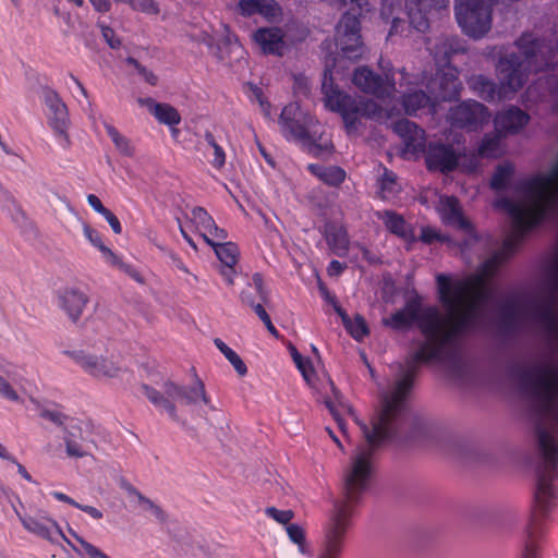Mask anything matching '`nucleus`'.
I'll use <instances>...</instances> for the list:
<instances>
[{"label":"nucleus","instance_id":"obj_1","mask_svg":"<svg viewBox=\"0 0 558 558\" xmlns=\"http://www.w3.org/2000/svg\"><path fill=\"white\" fill-rule=\"evenodd\" d=\"M418 371V352L401 365L390 390L380 396L381 409L372 427L361 424L367 446L357 448L343 474L345 499L336 500L324 525V541L317 558H340L344 536L351 525V502L356 501L374 474L373 450L398 433L409 421V397Z\"/></svg>","mask_w":558,"mask_h":558},{"label":"nucleus","instance_id":"obj_2","mask_svg":"<svg viewBox=\"0 0 558 558\" xmlns=\"http://www.w3.org/2000/svg\"><path fill=\"white\" fill-rule=\"evenodd\" d=\"M384 75L377 74L367 66L355 69L352 83L361 92L372 95L386 102H392L391 108H381L375 100L351 96L338 88L335 84L336 64H326L322 82L325 107L341 116L348 132L357 130L362 118L386 122L402 111L407 114H415L418 110V83L413 74L404 69L399 70L397 82L392 69L379 63Z\"/></svg>","mask_w":558,"mask_h":558},{"label":"nucleus","instance_id":"obj_3","mask_svg":"<svg viewBox=\"0 0 558 558\" xmlns=\"http://www.w3.org/2000/svg\"><path fill=\"white\" fill-rule=\"evenodd\" d=\"M517 46L523 59L511 54L499 60L497 73L500 86L498 90L495 83L483 75L471 78V86L484 100H494L496 96L499 99L507 98L523 86L531 72L543 68V45L531 34L522 35L517 40Z\"/></svg>","mask_w":558,"mask_h":558},{"label":"nucleus","instance_id":"obj_4","mask_svg":"<svg viewBox=\"0 0 558 558\" xmlns=\"http://www.w3.org/2000/svg\"><path fill=\"white\" fill-rule=\"evenodd\" d=\"M501 316L507 326L533 320L549 341L558 343V248L547 266L537 299L532 303L510 299L502 305Z\"/></svg>","mask_w":558,"mask_h":558},{"label":"nucleus","instance_id":"obj_5","mask_svg":"<svg viewBox=\"0 0 558 558\" xmlns=\"http://www.w3.org/2000/svg\"><path fill=\"white\" fill-rule=\"evenodd\" d=\"M537 436L543 464L536 472L535 507L526 526V534L530 537H537L541 534L542 521L554 506L555 492L551 482L556 477V461L558 457L556 438L543 427L538 428Z\"/></svg>","mask_w":558,"mask_h":558},{"label":"nucleus","instance_id":"obj_6","mask_svg":"<svg viewBox=\"0 0 558 558\" xmlns=\"http://www.w3.org/2000/svg\"><path fill=\"white\" fill-rule=\"evenodd\" d=\"M521 383L543 418L558 428V357L534 363L522 373Z\"/></svg>","mask_w":558,"mask_h":558},{"label":"nucleus","instance_id":"obj_7","mask_svg":"<svg viewBox=\"0 0 558 558\" xmlns=\"http://www.w3.org/2000/svg\"><path fill=\"white\" fill-rule=\"evenodd\" d=\"M282 135L300 144L314 156H322L331 150V142L324 134L323 126L314 117L302 110L298 102L287 105L279 117Z\"/></svg>","mask_w":558,"mask_h":558},{"label":"nucleus","instance_id":"obj_8","mask_svg":"<svg viewBox=\"0 0 558 558\" xmlns=\"http://www.w3.org/2000/svg\"><path fill=\"white\" fill-rule=\"evenodd\" d=\"M145 397L158 409L163 410L170 418L177 421L178 412L174 401H181L186 405L199 407L206 405L210 410H215L210 398L208 397L204 383L196 377L191 386H179L173 383L163 385V392L149 387L142 386Z\"/></svg>","mask_w":558,"mask_h":558},{"label":"nucleus","instance_id":"obj_9","mask_svg":"<svg viewBox=\"0 0 558 558\" xmlns=\"http://www.w3.org/2000/svg\"><path fill=\"white\" fill-rule=\"evenodd\" d=\"M495 0H456V16L463 32L474 38L490 29Z\"/></svg>","mask_w":558,"mask_h":558},{"label":"nucleus","instance_id":"obj_10","mask_svg":"<svg viewBox=\"0 0 558 558\" xmlns=\"http://www.w3.org/2000/svg\"><path fill=\"white\" fill-rule=\"evenodd\" d=\"M362 12L363 11L359 10L350 11L349 8L336 27V45L343 57L351 61L359 60L365 52V47L360 34L359 15H361Z\"/></svg>","mask_w":558,"mask_h":558},{"label":"nucleus","instance_id":"obj_11","mask_svg":"<svg viewBox=\"0 0 558 558\" xmlns=\"http://www.w3.org/2000/svg\"><path fill=\"white\" fill-rule=\"evenodd\" d=\"M41 97L45 106L47 107L49 125L53 130L60 146L68 148L70 145L68 135L70 120L65 104L59 97L57 92L51 88H45Z\"/></svg>","mask_w":558,"mask_h":558},{"label":"nucleus","instance_id":"obj_12","mask_svg":"<svg viewBox=\"0 0 558 558\" xmlns=\"http://www.w3.org/2000/svg\"><path fill=\"white\" fill-rule=\"evenodd\" d=\"M68 354L85 373L98 378H114L118 377L122 371V366L116 360L86 353L84 351H65Z\"/></svg>","mask_w":558,"mask_h":558},{"label":"nucleus","instance_id":"obj_13","mask_svg":"<svg viewBox=\"0 0 558 558\" xmlns=\"http://www.w3.org/2000/svg\"><path fill=\"white\" fill-rule=\"evenodd\" d=\"M487 108L477 101H464L452 107L448 112L451 125L459 129L475 131L488 122Z\"/></svg>","mask_w":558,"mask_h":558},{"label":"nucleus","instance_id":"obj_14","mask_svg":"<svg viewBox=\"0 0 558 558\" xmlns=\"http://www.w3.org/2000/svg\"><path fill=\"white\" fill-rule=\"evenodd\" d=\"M23 527L32 534H35L50 543H58V536H63V532L57 521L48 515L46 511H38L36 514H22L14 509Z\"/></svg>","mask_w":558,"mask_h":558},{"label":"nucleus","instance_id":"obj_15","mask_svg":"<svg viewBox=\"0 0 558 558\" xmlns=\"http://www.w3.org/2000/svg\"><path fill=\"white\" fill-rule=\"evenodd\" d=\"M82 228L84 236L101 253V257L105 263L120 269L134 280L142 282L140 272L133 266L124 263L110 247H108L104 243L101 234L96 229L92 228L87 222H82Z\"/></svg>","mask_w":558,"mask_h":558},{"label":"nucleus","instance_id":"obj_16","mask_svg":"<svg viewBox=\"0 0 558 558\" xmlns=\"http://www.w3.org/2000/svg\"><path fill=\"white\" fill-rule=\"evenodd\" d=\"M87 303V295L76 287H66L58 292V306L73 322L78 320Z\"/></svg>","mask_w":558,"mask_h":558},{"label":"nucleus","instance_id":"obj_17","mask_svg":"<svg viewBox=\"0 0 558 558\" xmlns=\"http://www.w3.org/2000/svg\"><path fill=\"white\" fill-rule=\"evenodd\" d=\"M190 222L207 244H213L214 239H227V232L223 229L218 228L214 219L202 207H195L192 209Z\"/></svg>","mask_w":558,"mask_h":558},{"label":"nucleus","instance_id":"obj_18","mask_svg":"<svg viewBox=\"0 0 558 558\" xmlns=\"http://www.w3.org/2000/svg\"><path fill=\"white\" fill-rule=\"evenodd\" d=\"M393 131L402 138L401 156L403 159H418L417 126L408 119H401L393 125Z\"/></svg>","mask_w":558,"mask_h":558},{"label":"nucleus","instance_id":"obj_19","mask_svg":"<svg viewBox=\"0 0 558 558\" xmlns=\"http://www.w3.org/2000/svg\"><path fill=\"white\" fill-rule=\"evenodd\" d=\"M458 165V156L451 147L430 146L426 154V166L430 171L448 172Z\"/></svg>","mask_w":558,"mask_h":558},{"label":"nucleus","instance_id":"obj_20","mask_svg":"<svg viewBox=\"0 0 558 558\" xmlns=\"http://www.w3.org/2000/svg\"><path fill=\"white\" fill-rule=\"evenodd\" d=\"M529 121V116L522 110L511 107L499 112L494 120L495 131L498 134L507 135L518 133Z\"/></svg>","mask_w":558,"mask_h":558},{"label":"nucleus","instance_id":"obj_21","mask_svg":"<svg viewBox=\"0 0 558 558\" xmlns=\"http://www.w3.org/2000/svg\"><path fill=\"white\" fill-rule=\"evenodd\" d=\"M238 9L243 16L259 14L267 21H276L281 15V8L275 0H239Z\"/></svg>","mask_w":558,"mask_h":558},{"label":"nucleus","instance_id":"obj_22","mask_svg":"<svg viewBox=\"0 0 558 558\" xmlns=\"http://www.w3.org/2000/svg\"><path fill=\"white\" fill-rule=\"evenodd\" d=\"M254 40L264 53L281 56L286 48L283 33L278 27L259 28L254 33Z\"/></svg>","mask_w":558,"mask_h":558},{"label":"nucleus","instance_id":"obj_23","mask_svg":"<svg viewBox=\"0 0 558 558\" xmlns=\"http://www.w3.org/2000/svg\"><path fill=\"white\" fill-rule=\"evenodd\" d=\"M440 206L444 219L470 235H473L471 222L462 215L460 204L453 196H445L440 198Z\"/></svg>","mask_w":558,"mask_h":558},{"label":"nucleus","instance_id":"obj_24","mask_svg":"<svg viewBox=\"0 0 558 558\" xmlns=\"http://www.w3.org/2000/svg\"><path fill=\"white\" fill-rule=\"evenodd\" d=\"M418 320V302L410 301L402 310L390 317L384 318L383 324L396 330H404Z\"/></svg>","mask_w":558,"mask_h":558},{"label":"nucleus","instance_id":"obj_25","mask_svg":"<svg viewBox=\"0 0 558 558\" xmlns=\"http://www.w3.org/2000/svg\"><path fill=\"white\" fill-rule=\"evenodd\" d=\"M84 422L81 421L80 428L64 429L63 442L69 458L81 459L89 454V448L84 442L82 432Z\"/></svg>","mask_w":558,"mask_h":558},{"label":"nucleus","instance_id":"obj_26","mask_svg":"<svg viewBox=\"0 0 558 558\" xmlns=\"http://www.w3.org/2000/svg\"><path fill=\"white\" fill-rule=\"evenodd\" d=\"M325 238L333 254L344 256L349 250L350 241L347 229L337 223H328L325 227Z\"/></svg>","mask_w":558,"mask_h":558},{"label":"nucleus","instance_id":"obj_27","mask_svg":"<svg viewBox=\"0 0 558 558\" xmlns=\"http://www.w3.org/2000/svg\"><path fill=\"white\" fill-rule=\"evenodd\" d=\"M241 300L246 305L253 307L258 301L268 302V291L264 286V280L260 274L255 272L252 276L251 282H248L246 289L241 292Z\"/></svg>","mask_w":558,"mask_h":558},{"label":"nucleus","instance_id":"obj_28","mask_svg":"<svg viewBox=\"0 0 558 558\" xmlns=\"http://www.w3.org/2000/svg\"><path fill=\"white\" fill-rule=\"evenodd\" d=\"M377 217L383 220L384 225L391 233L400 236L405 242H409L413 238L412 230L402 216L390 210H385L377 213Z\"/></svg>","mask_w":558,"mask_h":558},{"label":"nucleus","instance_id":"obj_29","mask_svg":"<svg viewBox=\"0 0 558 558\" xmlns=\"http://www.w3.org/2000/svg\"><path fill=\"white\" fill-rule=\"evenodd\" d=\"M378 195L384 201H393L397 198L401 191V185L397 180V175L384 168L381 177L377 181Z\"/></svg>","mask_w":558,"mask_h":558},{"label":"nucleus","instance_id":"obj_30","mask_svg":"<svg viewBox=\"0 0 558 558\" xmlns=\"http://www.w3.org/2000/svg\"><path fill=\"white\" fill-rule=\"evenodd\" d=\"M308 170L320 181L329 185H339L345 179V172L336 166L308 165Z\"/></svg>","mask_w":558,"mask_h":558},{"label":"nucleus","instance_id":"obj_31","mask_svg":"<svg viewBox=\"0 0 558 558\" xmlns=\"http://www.w3.org/2000/svg\"><path fill=\"white\" fill-rule=\"evenodd\" d=\"M337 314L341 317L348 332L357 341L368 335V327L361 315L350 318L340 306H336Z\"/></svg>","mask_w":558,"mask_h":558},{"label":"nucleus","instance_id":"obj_32","mask_svg":"<svg viewBox=\"0 0 558 558\" xmlns=\"http://www.w3.org/2000/svg\"><path fill=\"white\" fill-rule=\"evenodd\" d=\"M221 240L214 239V243L209 244L216 253V256L223 266H235L239 259V248L232 242H220Z\"/></svg>","mask_w":558,"mask_h":558},{"label":"nucleus","instance_id":"obj_33","mask_svg":"<svg viewBox=\"0 0 558 558\" xmlns=\"http://www.w3.org/2000/svg\"><path fill=\"white\" fill-rule=\"evenodd\" d=\"M40 417L48 420L57 425L63 426L64 429L69 428H80L81 429V420L70 417L64 414L62 411L56 408H44L39 413Z\"/></svg>","mask_w":558,"mask_h":558},{"label":"nucleus","instance_id":"obj_34","mask_svg":"<svg viewBox=\"0 0 558 558\" xmlns=\"http://www.w3.org/2000/svg\"><path fill=\"white\" fill-rule=\"evenodd\" d=\"M105 130L120 154L132 157L135 153L131 141L122 135L113 125L105 123Z\"/></svg>","mask_w":558,"mask_h":558},{"label":"nucleus","instance_id":"obj_35","mask_svg":"<svg viewBox=\"0 0 558 558\" xmlns=\"http://www.w3.org/2000/svg\"><path fill=\"white\" fill-rule=\"evenodd\" d=\"M427 49L434 56L437 63L446 64L452 53V47L445 38H438L433 43L430 38L426 39Z\"/></svg>","mask_w":558,"mask_h":558},{"label":"nucleus","instance_id":"obj_36","mask_svg":"<svg viewBox=\"0 0 558 558\" xmlns=\"http://www.w3.org/2000/svg\"><path fill=\"white\" fill-rule=\"evenodd\" d=\"M159 123L166 124L170 128L178 125L181 122V116L178 110L169 104L160 102L156 107L153 114Z\"/></svg>","mask_w":558,"mask_h":558},{"label":"nucleus","instance_id":"obj_37","mask_svg":"<svg viewBox=\"0 0 558 558\" xmlns=\"http://www.w3.org/2000/svg\"><path fill=\"white\" fill-rule=\"evenodd\" d=\"M214 343L216 348L225 355V357L231 363V365L234 367L236 373L241 376L245 375L247 372V368L242 361V359L238 355L235 351H233L231 348H229L222 340L215 339Z\"/></svg>","mask_w":558,"mask_h":558},{"label":"nucleus","instance_id":"obj_38","mask_svg":"<svg viewBox=\"0 0 558 558\" xmlns=\"http://www.w3.org/2000/svg\"><path fill=\"white\" fill-rule=\"evenodd\" d=\"M204 140L207 146L211 149L210 165L215 169H221L226 163V153L223 148L216 142L215 136L210 132H206Z\"/></svg>","mask_w":558,"mask_h":558},{"label":"nucleus","instance_id":"obj_39","mask_svg":"<svg viewBox=\"0 0 558 558\" xmlns=\"http://www.w3.org/2000/svg\"><path fill=\"white\" fill-rule=\"evenodd\" d=\"M501 136L502 135L497 132L494 135L485 136L478 148V154L487 158H496L500 156L501 149L499 147V141Z\"/></svg>","mask_w":558,"mask_h":558},{"label":"nucleus","instance_id":"obj_40","mask_svg":"<svg viewBox=\"0 0 558 558\" xmlns=\"http://www.w3.org/2000/svg\"><path fill=\"white\" fill-rule=\"evenodd\" d=\"M290 353L293 359V362L295 363L298 369L301 372L303 378L311 383L312 378L314 376V369L311 364V361L306 357H303L299 351L295 349V347H290Z\"/></svg>","mask_w":558,"mask_h":558},{"label":"nucleus","instance_id":"obj_41","mask_svg":"<svg viewBox=\"0 0 558 558\" xmlns=\"http://www.w3.org/2000/svg\"><path fill=\"white\" fill-rule=\"evenodd\" d=\"M116 2L126 3L133 10L145 14H158L159 7L154 0H114Z\"/></svg>","mask_w":558,"mask_h":558},{"label":"nucleus","instance_id":"obj_42","mask_svg":"<svg viewBox=\"0 0 558 558\" xmlns=\"http://www.w3.org/2000/svg\"><path fill=\"white\" fill-rule=\"evenodd\" d=\"M513 168L510 163L500 165L497 167L496 172L492 179V186L495 189H502L508 183Z\"/></svg>","mask_w":558,"mask_h":558},{"label":"nucleus","instance_id":"obj_43","mask_svg":"<svg viewBox=\"0 0 558 558\" xmlns=\"http://www.w3.org/2000/svg\"><path fill=\"white\" fill-rule=\"evenodd\" d=\"M134 504H136L142 510L149 512L158 521L165 520V513L161 508L157 506L153 500L146 498L143 494L137 495V499Z\"/></svg>","mask_w":558,"mask_h":558},{"label":"nucleus","instance_id":"obj_44","mask_svg":"<svg viewBox=\"0 0 558 558\" xmlns=\"http://www.w3.org/2000/svg\"><path fill=\"white\" fill-rule=\"evenodd\" d=\"M126 62L131 65H133L136 71H137V74L146 82L148 83L149 85L151 86H155L157 85L158 83V77L157 75L150 71L149 69L145 68L144 65H142L141 63L137 62V60H135L134 58L130 57L126 59Z\"/></svg>","mask_w":558,"mask_h":558},{"label":"nucleus","instance_id":"obj_45","mask_svg":"<svg viewBox=\"0 0 558 558\" xmlns=\"http://www.w3.org/2000/svg\"><path fill=\"white\" fill-rule=\"evenodd\" d=\"M287 530V533H288V536L289 538L299 546V549L301 553H305V547H304V539H305V534H304V530L298 525V524H289L287 525L286 527Z\"/></svg>","mask_w":558,"mask_h":558},{"label":"nucleus","instance_id":"obj_46","mask_svg":"<svg viewBox=\"0 0 558 558\" xmlns=\"http://www.w3.org/2000/svg\"><path fill=\"white\" fill-rule=\"evenodd\" d=\"M265 513L280 524H288L294 515L291 510H279L275 507L266 508Z\"/></svg>","mask_w":558,"mask_h":558},{"label":"nucleus","instance_id":"obj_47","mask_svg":"<svg viewBox=\"0 0 558 558\" xmlns=\"http://www.w3.org/2000/svg\"><path fill=\"white\" fill-rule=\"evenodd\" d=\"M75 541L80 544V546L82 548L81 549L82 554L85 553L90 558H110L105 553H102L99 548H97L93 544L88 543L80 535H75Z\"/></svg>","mask_w":558,"mask_h":558},{"label":"nucleus","instance_id":"obj_48","mask_svg":"<svg viewBox=\"0 0 558 558\" xmlns=\"http://www.w3.org/2000/svg\"><path fill=\"white\" fill-rule=\"evenodd\" d=\"M0 396L9 401L21 402L22 399L10 383L0 375Z\"/></svg>","mask_w":558,"mask_h":558},{"label":"nucleus","instance_id":"obj_49","mask_svg":"<svg viewBox=\"0 0 558 558\" xmlns=\"http://www.w3.org/2000/svg\"><path fill=\"white\" fill-rule=\"evenodd\" d=\"M263 304L264 302L258 301V303H256L252 308L255 312V314L259 317V319L264 323L267 330L272 335H277V329L271 323V319L267 314L266 310L264 308Z\"/></svg>","mask_w":558,"mask_h":558},{"label":"nucleus","instance_id":"obj_50","mask_svg":"<svg viewBox=\"0 0 558 558\" xmlns=\"http://www.w3.org/2000/svg\"><path fill=\"white\" fill-rule=\"evenodd\" d=\"M449 0H421V10L427 13L438 12L448 7Z\"/></svg>","mask_w":558,"mask_h":558},{"label":"nucleus","instance_id":"obj_51","mask_svg":"<svg viewBox=\"0 0 558 558\" xmlns=\"http://www.w3.org/2000/svg\"><path fill=\"white\" fill-rule=\"evenodd\" d=\"M253 95L258 101L260 110L265 118L271 119V105L264 98L262 90L257 87H254Z\"/></svg>","mask_w":558,"mask_h":558},{"label":"nucleus","instance_id":"obj_52","mask_svg":"<svg viewBox=\"0 0 558 558\" xmlns=\"http://www.w3.org/2000/svg\"><path fill=\"white\" fill-rule=\"evenodd\" d=\"M100 28H101V35H102L104 39L107 41V44L111 48H118L121 43H120V39L114 36L113 29L110 28L109 26H106L102 24H100Z\"/></svg>","mask_w":558,"mask_h":558},{"label":"nucleus","instance_id":"obj_53","mask_svg":"<svg viewBox=\"0 0 558 558\" xmlns=\"http://www.w3.org/2000/svg\"><path fill=\"white\" fill-rule=\"evenodd\" d=\"M101 216L107 220L116 234H120L122 232V226L113 213L107 209Z\"/></svg>","mask_w":558,"mask_h":558},{"label":"nucleus","instance_id":"obj_54","mask_svg":"<svg viewBox=\"0 0 558 558\" xmlns=\"http://www.w3.org/2000/svg\"><path fill=\"white\" fill-rule=\"evenodd\" d=\"M87 203L99 215H102L108 209L95 194L87 195Z\"/></svg>","mask_w":558,"mask_h":558},{"label":"nucleus","instance_id":"obj_55","mask_svg":"<svg viewBox=\"0 0 558 558\" xmlns=\"http://www.w3.org/2000/svg\"><path fill=\"white\" fill-rule=\"evenodd\" d=\"M529 537L522 558H538L537 547L534 543L536 537Z\"/></svg>","mask_w":558,"mask_h":558},{"label":"nucleus","instance_id":"obj_56","mask_svg":"<svg viewBox=\"0 0 558 558\" xmlns=\"http://www.w3.org/2000/svg\"><path fill=\"white\" fill-rule=\"evenodd\" d=\"M417 0H410L408 3H407V9H408V16H409V24L416 28V7H417Z\"/></svg>","mask_w":558,"mask_h":558},{"label":"nucleus","instance_id":"obj_57","mask_svg":"<svg viewBox=\"0 0 558 558\" xmlns=\"http://www.w3.org/2000/svg\"><path fill=\"white\" fill-rule=\"evenodd\" d=\"M345 265L340 263L339 260H331L328 265L327 272L331 277L339 276L344 270Z\"/></svg>","mask_w":558,"mask_h":558},{"label":"nucleus","instance_id":"obj_58","mask_svg":"<svg viewBox=\"0 0 558 558\" xmlns=\"http://www.w3.org/2000/svg\"><path fill=\"white\" fill-rule=\"evenodd\" d=\"M433 240L445 241V239L440 238V235L435 230L430 228L423 229L421 232V241L432 242Z\"/></svg>","mask_w":558,"mask_h":558},{"label":"nucleus","instance_id":"obj_59","mask_svg":"<svg viewBox=\"0 0 558 558\" xmlns=\"http://www.w3.org/2000/svg\"><path fill=\"white\" fill-rule=\"evenodd\" d=\"M121 488L125 490V493L129 495V497L131 498V501L135 502L136 499H137V495H142V493H140L133 485H131L129 482L126 481H121Z\"/></svg>","mask_w":558,"mask_h":558},{"label":"nucleus","instance_id":"obj_60","mask_svg":"<svg viewBox=\"0 0 558 558\" xmlns=\"http://www.w3.org/2000/svg\"><path fill=\"white\" fill-rule=\"evenodd\" d=\"M77 509L86 512L87 514H89L93 519H96V520H99L104 517V513L102 511H100L99 509L93 507V506H87V505H82L80 504V507H76Z\"/></svg>","mask_w":558,"mask_h":558},{"label":"nucleus","instance_id":"obj_61","mask_svg":"<svg viewBox=\"0 0 558 558\" xmlns=\"http://www.w3.org/2000/svg\"><path fill=\"white\" fill-rule=\"evenodd\" d=\"M94 9L100 13H107L111 9L110 0H89Z\"/></svg>","mask_w":558,"mask_h":558},{"label":"nucleus","instance_id":"obj_62","mask_svg":"<svg viewBox=\"0 0 558 558\" xmlns=\"http://www.w3.org/2000/svg\"><path fill=\"white\" fill-rule=\"evenodd\" d=\"M137 104L141 106V107H145L147 108V110L154 114L155 111H156V107H158V105L160 102H157L155 101L153 98L150 97H146V98H138L137 99Z\"/></svg>","mask_w":558,"mask_h":558},{"label":"nucleus","instance_id":"obj_63","mask_svg":"<svg viewBox=\"0 0 558 558\" xmlns=\"http://www.w3.org/2000/svg\"><path fill=\"white\" fill-rule=\"evenodd\" d=\"M221 276L228 284H233L235 276L234 266H223L221 268Z\"/></svg>","mask_w":558,"mask_h":558},{"label":"nucleus","instance_id":"obj_64","mask_svg":"<svg viewBox=\"0 0 558 558\" xmlns=\"http://www.w3.org/2000/svg\"><path fill=\"white\" fill-rule=\"evenodd\" d=\"M51 495L59 501L69 504L73 507H80V504L75 501L73 498L69 497L68 495L61 493V492H52Z\"/></svg>","mask_w":558,"mask_h":558}]
</instances>
